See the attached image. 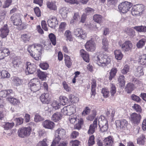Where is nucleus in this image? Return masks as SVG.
I'll return each instance as SVG.
<instances>
[{
  "instance_id": "c756f323",
  "label": "nucleus",
  "mask_w": 146,
  "mask_h": 146,
  "mask_svg": "<svg viewBox=\"0 0 146 146\" xmlns=\"http://www.w3.org/2000/svg\"><path fill=\"white\" fill-rule=\"evenodd\" d=\"M125 77L124 75L120 74L118 78V80L119 83V85L121 88L124 87L125 83L124 80Z\"/></svg>"
},
{
  "instance_id": "4d7b16f0",
  "label": "nucleus",
  "mask_w": 146,
  "mask_h": 146,
  "mask_svg": "<svg viewBox=\"0 0 146 146\" xmlns=\"http://www.w3.org/2000/svg\"><path fill=\"white\" fill-rule=\"evenodd\" d=\"M129 66L127 65H125L123 68L121 70V73L124 74H126L129 71Z\"/></svg>"
},
{
  "instance_id": "09e8293b",
  "label": "nucleus",
  "mask_w": 146,
  "mask_h": 146,
  "mask_svg": "<svg viewBox=\"0 0 146 146\" xmlns=\"http://www.w3.org/2000/svg\"><path fill=\"white\" fill-rule=\"evenodd\" d=\"M47 5L48 7L51 10H55L57 9V7L54 3L48 2L47 3Z\"/></svg>"
},
{
  "instance_id": "6ab92c4d",
  "label": "nucleus",
  "mask_w": 146,
  "mask_h": 146,
  "mask_svg": "<svg viewBox=\"0 0 146 146\" xmlns=\"http://www.w3.org/2000/svg\"><path fill=\"white\" fill-rule=\"evenodd\" d=\"M92 81V96H94L93 97V99H96L97 98V95L96 94L95 89L96 86V80L95 79H93Z\"/></svg>"
},
{
  "instance_id": "864d4df0",
  "label": "nucleus",
  "mask_w": 146,
  "mask_h": 146,
  "mask_svg": "<svg viewBox=\"0 0 146 146\" xmlns=\"http://www.w3.org/2000/svg\"><path fill=\"white\" fill-rule=\"evenodd\" d=\"M132 108L138 113H140L142 112V109L141 107L138 104H135L132 106Z\"/></svg>"
},
{
  "instance_id": "72a5a7b5",
  "label": "nucleus",
  "mask_w": 146,
  "mask_h": 146,
  "mask_svg": "<svg viewBox=\"0 0 146 146\" xmlns=\"http://www.w3.org/2000/svg\"><path fill=\"white\" fill-rule=\"evenodd\" d=\"M145 141V136L142 135L137 139V143L139 145H142L144 144Z\"/></svg>"
},
{
  "instance_id": "3c124183",
  "label": "nucleus",
  "mask_w": 146,
  "mask_h": 146,
  "mask_svg": "<svg viewBox=\"0 0 146 146\" xmlns=\"http://www.w3.org/2000/svg\"><path fill=\"white\" fill-rule=\"evenodd\" d=\"M14 125V123L13 122L10 123L7 122L5 123L4 125V128L5 129H10Z\"/></svg>"
},
{
  "instance_id": "6e6552de",
  "label": "nucleus",
  "mask_w": 146,
  "mask_h": 146,
  "mask_svg": "<svg viewBox=\"0 0 146 146\" xmlns=\"http://www.w3.org/2000/svg\"><path fill=\"white\" fill-rule=\"evenodd\" d=\"M115 123L117 128L123 130L127 128L128 122L125 119H121L116 121Z\"/></svg>"
},
{
  "instance_id": "39448f33",
  "label": "nucleus",
  "mask_w": 146,
  "mask_h": 146,
  "mask_svg": "<svg viewBox=\"0 0 146 146\" xmlns=\"http://www.w3.org/2000/svg\"><path fill=\"white\" fill-rule=\"evenodd\" d=\"M132 5V4L131 3L125 1L120 4L118 6V9L120 12L125 13L129 11Z\"/></svg>"
},
{
  "instance_id": "58836bf2",
  "label": "nucleus",
  "mask_w": 146,
  "mask_h": 146,
  "mask_svg": "<svg viewBox=\"0 0 146 146\" xmlns=\"http://www.w3.org/2000/svg\"><path fill=\"white\" fill-rule=\"evenodd\" d=\"M60 100V104L64 105L68 103V99L67 98L64 96H60L59 97Z\"/></svg>"
},
{
  "instance_id": "ea45409f",
  "label": "nucleus",
  "mask_w": 146,
  "mask_h": 146,
  "mask_svg": "<svg viewBox=\"0 0 146 146\" xmlns=\"http://www.w3.org/2000/svg\"><path fill=\"white\" fill-rule=\"evenodd\" d=\"M137 10L139 14L140 15L142 14V12L145 10V7L144 5L141 4L137 5H135Z\"/></svg>"
},
{
  "instance_id": "c85d7f7f",
  "label": "nucleus",
  "mask_w": 146,
  "mask_h": 146,
  "mask_svg": "<svg viewBox=\"0 0 146 146\" xmlns=\"http://www.w3.org/2000/svg\"><path fill=\"white\" fill-rule=\"evenodd\" d=\"M68 12V9L66 7L62 8L59 11V13L64 18H66L67 17Z\"/></svg>"
},
{
  "instance_id": "423d86ee",
  "label": "nucleus",
  "mask_w": 146,
  "mask_h": 146,
  "mask_svg": "<svg viewBox=\"0 0 146 146\" xmlns=\"http://www.w3.org/2000/svg\"><path fill=\"white\" fill-rule=\"evenodd\" d=\"M31 128L30 127H22L19 129L18 133L19 135L21 137L29 136L31 133Z\"/></svg>"
},
{
  "instance_id": "a878e982",
  "label": "nucleus",
  "mask_w": 146,
  "mask_h": 146,
  "mask_svg": "<svg viewBox=\"0 0 146 146\" xmlns=\"http://www.w3.org/2000/svg\"><path fill=\"white\" fill-rule=\"evenodd\" d=\"M62 117V115L59 112H56L53 114L51 117V119L52 120L57 122L60 120Z\"/></svg>"
},
{
  "instance_id": "412c9836",
  "label": "nucleus",
  "mask_w": 146,
  "mask_h": 146,
  "mask_svg": "<svg viewBox=\"0 0 146 146\" xmlns=\"http://www.w3.org/2000/svg\"><path fill=\"white\" fill-rule=\"evenodd\" d=\"M104 145L105 146H112L113 144V141L111 136L106 138L103 140Z\"/></svg>"
},
{
  "instance_id": "a18cd8bd",
  "label": "nucleus",
  "mask_w": 146,
  "mask_h": 146,
  "mask_svg": "<svg viewBox=\"0 0 146 146\" xmlns=\"http://www.w3.org/2000/svg\"><path fill=\"white\" fill-rule=\"evenodd\" d=\"M31 36L29 34H25L22 35L21 36V38L23 41L25 42L29 41L30 40Z\"/></svg>"
},
{
  "instance_id": "0eeeda50",
  "label": "nucleus",
  "mask_w": 146,
  "mask_h": 146,
  "mask_svg": "<svg viewBox=\"0 0 146 146\" xmlns=\"http://www.w3.org/2000/svg\"><path fill=\"white\" fill-rule=\"evenodd\" d=\"M26 67L25 72L27 74H33L36 70L35 65L33 64H31L30 62L26 63Z\"/></svg>"
},
{
  "instance_id": "f8f14e48",
  "label": "nucleus",
  "mask_w": 146,
  "mask_h": 146,
  "mask_svg": "<svg viewBox=\"0 0 146 146\" xmlns=\"http://www.w3.org/2000/svg\"><path fill=\"white\" fill-rule=\"evenodd\" d=\"M141 117L140 114L133 113L131 115L130 120L133 123L137 124L140 122Z\"/></svg>"
},
{
  "instance_id": "c03bdc74",
  "label": "nucleus",
  "mask_w": 146,
  "mask_h": 146,
  "mask_svg": "<svg viewBox=\"0 0 146 146\" xmlns=\"http://www.w3.org/2000/svg\"><path fill=\"white\" fill-rule=\"evenodd\" d=\"M69 98L70 101L72 103H76L79 101V98L78 97L72 94L69 95Z\"/></svg>"
},
{
  "instance_id": "7ed1b4c3",
  "label": "nucleus",
  "mask_w": 146,
  "mask_h": 146,
  "mask_svg": "<svg viewBox=\"0 0 146 146\" xmlns=\"http://www.w3.org/2000/svg\"><path fill=\"white\" fill-rule=\"evenodd\" d=\"M21 15L18 13H15L11 17V20L13 25L18 27V29L21 30L24 28L21 19Z\"/></svg>"
},
{
  "instance_id": "f257e3e1",
  "label": "nucleus",
  "mask_w": 146,
  "mask_h": 146,
  "mask_svg": "<svg viewBox=\"0 0 146 146\" xmlns=\"http://www.w3.org/2000/svg\"><path fill=\"white\" fill-rule=\"evenodd\" d=\"M92 59L99 66L103 67L105 66L111 62V59L109 56L105 54H101L99 52L93 55Z\"/></svg>"
},
{
  "instance_id": "69168bd1",
  "label": "nucleus",
  "mask_w": 146,
  "mask_h": 146,
  "mask_svg": "<svg viewBox=\"0 0 146 146\" xmlns=\"http://www.w3.org/2000/svg\"><path fill=\"white\" fill-rule=\"evenodd\" d=\"M135 6H134L132 8L131 10V13L132 15H139V13L138 12Z\"/></svg>"
},
{
  "instance_id": "4c0bfd02",
  "label": "nucleus",
  "mask_w": 146,
  "mask_h": 146,
  "mask_svg": "<svg viewBox=\"0 0 146 146\" xmlns=\"http://www.w3.org/2000/svg\"><path fill=\"white\" fill-rule=\"evenodd\" d=\"M93 19L98 24H100L102 22V17L100 15H94L93 17Z\"/></svg>"
},
{
  "instance_id": "4468645a",
  "label": "nucleus",
  "mask_w": 146,
  "mask_h": 146,
  "mask_svg": "<svg viewBox=\"0 0 146 146\" xmlns=\"http://www.w3.org/2000/svg\"><path fill=\"white\" fill-rule=\"evenodd\" d=\"M55 138L58 137L60 140L61 138H64L66 134V131L62 128H58L55 131Z\"/></svg>"
},
{
  "instance_id": "7c9ffc66",
  "label": "nucleus",
  "mask_w": 146,
  "mask_h": 146,
  "mask_svg": "<svg viewBox=\"0 0 146 146\" xmlns=\"http://www.w3.org/2000/svg\"><path fill=\"white\" fill-rule=\"evenodd\" d=\"M133 28L139 32L145 33L146 32V26H135Z\"/></svg>"
},
{
  "instance_id": "49530a36",
  "label": "nucleus",
  "mask_w": 146,
  "mask_h": 146,
  "mask_svg": "<svg viewBox=\"0 0 146 146\" xmlns=\"http://www.w3.org/2000/svg\"><path fill=\"white\" fill-rule=\"evenodd\" d=\"M117 71L116 68H112L110 72V76L109 77V79L110 80H111L112 78L115 76Z\"/></svg>"
},
{
  "instance_id": "ddd939ff",
  "label": "nucleus",
  "mask_w": 146,
  "mask_h": 146,
  "mask_svg": "<svg viewBox=\"0 0 146 146\" xmlns=\"http://www.w3.org/2000/svg\"><path fill=\"white\" fill-rule=\"evenodd\" d=\"M49 27L52 28H54L58 24V21L56 17L52 16L50 17L47 21Z\"/></svg>"
},
{
  "instance_id": "b1692460",
  "label": "nucleus",
  "mask_w": 146,
  "mask_h": 146,
  "mask_svg": "<svg viewBox=\"0 0 146 146\" xmlns=\"http://www.w3.org/2000/svg\"><path fill=\"white\" fill-rule=\"evenodd\" d=\"M80 55L83 60L86 62H88L89 61V58L88 54L83 49H81L80 51Z\"/></svg>"
},
{
  "instance_id": "bf43d9fd",
  "label": "nucleus",
  "mask_w": 146,
  "mask_h": 146,
  "mask_svg": "<svg viewBox=\"0 0 146 146\" xmlns=\"http://www.w3.org/2000/svg\"><path fill=\"white\" fill-rule=\"evenodd\" d=\"M110 92L111 96H113L116 92V88L115 86L113 84L111 85L110 90Z\"/></svg>"
},
{
  "instance_id": "2eb2a0df",
  "label": "nucleus",
  "mask_w": 146,
  "mask_h": 146,
  "mask_svg": "<svg viewBox=\"0 0 146 146\" xmlns=\"http://www.w3.org/2000/svg\"><path fill=\"white\" fill-rule=\"evenodd\" d=\"M42 125L45 128L50 129H52L55 126V124L53 122L48 120L44 121L42 122Z\"/></svg>"
},
{
  "instance_id": "473e14b6",
  "label": "nucleus",
  "mask_w": 146,
  "mask_h": 146,
  "mask_svg": "<svg viewBox=\"0 0 146 146\" xmlns=\"http://www.w3.org/2000/svg\"><path fill=\"white\" fill-rule=\"evenodd\" d=\"M125 88L127 92L130 93L134 89V85L132 83H129L127 84Z\"/></svg>"
},
{
  "instance_id": "2f4dec72",
  "label": "nucleus",
  "mask_w": 146,
  "mask_h": 146,
  "mask_svg": "<svg viewBox=\"0 0 146 146\" xmlns=\"http://www.w3.org/2000/svg\"><path fill=\"white\" fill-rule=\"evenodd\" d=\"M13 96L12 97L9 96L7 98V99L11 103L14 105H18L19 103V100L17 99L13 98Z\"/></svg>"
},
{
  "instance_id": "338daca9",
  "label": "nucleus",
  "mask_w": 146,
  "mask_h": 146,
  "mask_svg": "<svg viewBox=\"0 0 146 146\" xmlns=\"http://www.w3.org/2000/svg\"><path fill=\"white\" fill-rule=\"evenodd\" d=\"M135 6H134L132 8L131 10V13L132 15H139V13L138 12Z\"/></svg>"
},
{
  "instance_id": "0e129e2a",
  "label": "nucleus",
  "mask_w": 146,
  "mask_h": 146,
  "mask_svg": "<svg viewBox=\"0 0 146 146\" xmlns=\"http://www.w3.org/2000/svg\"><path fill=\"white\" fill-rule=\"evenodd\" d=\"M47 139H44L42 141L39 142L37 145V146H48L46 143Z\"/></svg>"
},
{
  "instance_id": "e433bc0d",
  "label": "nucleus",
  "mask_w": 146,
  "mask_h": 146,
  "mask_svg": "<svg viewBox=\"0 0 146 146\" xmlns=\"http://www.w3.org/2000/svg\"><path fill=\"white\" fill-rule=\"evenodd\" d=\"M10 76V74L6 70H3L1 72L0 71V77H1V78H8Z\"/></svg>"
},
{
  "instance_id": "f3484780",
  "label": "nucleus",
  "mask_w": 146,
  "mask_h": 146,
  "mask_svg": "<svg viewBox=\"0 0 146 146\" xmlns=\"http://www.w3.org/2000/svg\"><path fill=\"white\" fill-rule=\"evenodd\" d=\"M1 36L2 38H4L8 35L9 30L7 25H5L0 29Z\"/></svg>"
},
{
  "instance_id": "c9c22d12",
  "label": "nucleus",
  "mask_w": 146,
  "mask_h": 146,
  "mask_svg": "<svg viewBox=\"0 0 146 146\" xmlns=\"http://www.w3.org/2000/svg\"><path fill=\"white\" fill-rule=\"evenodd\" d=\"M64 58L65 63L66 65L68 68H70L72 64L71 60L70 57L67 55H65Z\"/></svg>"
},
{
  "instance_id": "79ce46f5",
  "label": "nucleus",
  "mask_w": 146,
  "mask_h": 146,
  "mask_svg": "<svg viewBox=\"0 0 146 146\" xmlns=\"http://www.w3.org/2000/svg\"><path fill=\"white\" fill-rule=\"evenodd\" d=\"M12 81L14 85L16 86H19L22 84L21 80L17 77H13Z\"/></svg>"
},
{
  "instance_id": "393cba45",
  "label": "nucleus",
  "mask_w": 146,
  "mask_h": 146,
  "mask_svg": "<svg viewBox=\"0 0 146 146\" xmlns=\"http://www.w3.org/2000/svg\"><path fill=\"white\" fill-rule=\"evenodd\" d=\"M48 96V94H44L40 96V100L43 103L48 104L49 102Z\"/></svg>"
},
{
  "instance_id": "5701e85b",
  "label": "nucleus",
  "mask_w": 146,
  "mask_h": 146,
  "mask_svg": "<svg viewBox=\"0 0 146 146\" xmlns=\"http://www.w3.org/2000/svg\"><path fill=\"white\" fill-rule=\"evenodd\" d=\"M100 121H99L98 119V117H96L93 121V123L92 124V134L95 132L97 130L98 125L99 126Z\"/></svg>"
},
{
  "instance_id": "a211bd4d",
  "label": "nucleus",
  "mask_w": 146,
  "mask_h": 146,
  "mask_svg": "<svg viewBox=\"0 0 146 146\" xmlns=\"http://www.w3.org/2000/svg\"><path fill=\"white\" fill-rule=\"evenodd\" d=\"M55 144V146H67L68 144L66 141H60V140L58 137L55 138L54 140V143Z\"/></svg>"
},
{
  "instance_id": "680f3d73",
  "label": "nucleus",
  "mask_w": 146,
  "mask_h": 146,
  "mask_svg": "<svg viewBox=\"0 0 146 146\" xmlns=\"http://www.w3.org/2000/svg\"><path fill=\"white\" fill-rule=\"evenodd\" d=\"M52 106L53 109L55 110H56L60 108V106L59 104L56 101H53L52 103Z\"/></svg>"
},
{
  "instance_id": "de8ad7c7",
  "label": "nucleus",
  "mask_w": 146,
  "mask_h": 146,
  "mask_svg": "<svg viewBox=\"0 0 146 146\" xmlns=\"http://www.w3.org/2000/svg\"><path fill=\"white\" fill-rule=\"evenodd\" d=\"M66 38V40L70 41L72 39V36L71 32L69 30H67L65 31L64 34Z\"/></svg>"
},
{
  "instance_id": "bb28decb",
  "label": "nucleus",
  "mask_w": 146,
  "mask_h": 146,
  "mask_svg": "<svg viewBox=\"0 0 146 146\" xmlns=\"http://www.w3.org/2000/svg\"><path fill=\"white\" fill-rule=\"evenodd\" d=\"M134 74L137 77H139L143 75V73L142 67L141 66H138L135 71Z\"/></svg>"
},
{
  "instance_id": "e2e57ef3",
  "label": "nucleus",
  "mask_w": 146,
  "mask_h": 146,
  "mask_svg": "<svg viewBox=\"0 0 146 146\" xmlns=\"http://www.w3.org/2000/svg\"><path fill=\"white\" fill-rule=\"evenodd\" d=\"M43 120V119L39 115L36 114L35 115L34 121L36 122H37L42 121Z\"/></svg>"
},
{
  "instance_id": "aec40b11",
  "label": "nucleus",
  "mask_w": 146,
  "mask_h": 146,
  "mask_svg": "<svg viewBox=\"0 0 146 146\" xmlns=\"http://www.w3.org/2000/svg\"><path fill=\"white\" fill-rule=\"evenodd\" d=\"M21 63L20 59L17 57H15L13 58L11 64V66L12 68H17L19 67V65Z\"/></svg>"
},
{
  "instance_id": "f704fd0d",
  "label": "nucleus",
  "mask_w": 146,
  "mask_h": 146,
  "mask_svg": "<svg viewBox=\"0 0 146 146\" xmlns=\"http://www.w3.org/2000/svg\"><path fill=\"white\" fill-rule=\"evenodd\" d=\"M48 37L52 44L55 46L56 44V40L55 35L53 33H51L49 35Z\"/></svg>"
},
{
  "instance_id": "8fccbe9b",
  "label": "nucleus",
  "mask_w": 146,
  "mask_h": 146,
  "mask_svg": "<svg viewBox=\"0 0 146 146\" xmlns=\"http://www.w3.org/2000/svg\"><path fill=\"white\" fill-rule=\"evenodd\" d=\"M126 33L129 36L133 37L135 35L134 30L131 28H128L126 31Z\"/></svg>"
},
{
  "instance_id": "9b49d317",
  "label": "nucleus",
  "mask_w": 146,
  "mask_h": 146,
  "mask_svg": "<svg viewBox=\"0 0 146 146\" xmlns=\"http://www.w3.org/2000/svg\"><path fill=\"white\" fill-rule=\"evenodd\" d=\"M103 117L104 118L103 119V120H101L100 121L99 126L100 130L102 132L106 131L108 128V121L104 118V117Z\"/></svg>"
},
{
  "instance_id": "774afa93",
  "label": "nucleus",
  "mask_w": 146,
  "mask_h": 146,
  "mask_svg": "<svg viewBox=\"0 0 146 146\" xmlns=\"http://www.w3.org/2000/svg\"><path fill=\"white\" fill-rule=\"evenodd\" d=\"M90 108L88 107H87L82 112V115L83 116H85L88 115L90 113Z\"/></svg>"
},
{
  "instance_id": "4be33fe9",
  "label": "nucleus",
  "mask_w": 146,
  "mask_h": 146,
  "mask_svg": "<svg viewBox=\"0 0 146 146\" xmlns=\"http://www.w3.org/2000/svg\"><path fill=\"white\" fill-rule=\"evenodd\" d=\"M10 52L8 48L0 50V60L3 59L5 56H8Z\"/></svg>"
},
{
  "instance_id": "052dcab7",
  "label": "nucleus",
  "mask_w": 146,
  "mask_h": 146,
  "mask_svg": "<svg viewBox=\"0 0 146 146\" xmlns=\"http://www.w3.org/2000/svg\"><path fill=\"white\" fill-rule=\"evenodd\" d=\"M67 24L65 22H62L59 25V30L60 31L62 32L65 29Z\"/></svg>"
},
{
  "instance_id": "dca6fc26",
  "label": "nucleus",
  "mask_w": 146,
  "mask_h": 146,
  "mask_svg": "<svg viewBox=\"0 0 146 146\" xmlns=\"http://www.w3.org/2000/svg\"><path fill=\"white\" fill-rule=\"evenodd\" d=\"M14 95L13 91L11 90H5L0 92V96L5 98L7 96L12 97Z\"/></svg>"
},
{
  "instance_id": "37998d69",
  "label": "nucleus",
  "mask_w": 146,
  "mask_h": 146,
  "mask_svg": "<svg viewBox=\"0 0 146 146\" xmlns=\"http://www.w3.org/2000/svg\"><path fill=\"white\" fill-rule=\"evenodd\" d=\"M115 56L117 60H121L123 57V55L119 50H116L114 52Z\"/></svg>"
},
{
  "instance_id": "9d476101",
  "label": "nucleus",
  "mask_w": 146,
  "mask_h": 146,
  "mask_svg": "<svg viewBox=\"0 0 146 146\" xmlns=\"http://www.w3.org/2000/svg\"><path fill=\"white\" fill-rule=\"evenodd\" d=\"M120 46L122 50L125 52L131 51L133 47L132 43L129 40L126 41Z\"/></svg>"
},
{
  "instance_id": "cd10ccee",
  "label": "nucleus",
  "mask_w": 146,
  "mask_h": 146,
  "mask_svg": "<svg viewBox=\"0 0 146 146\" xmlns=\"http://www.w3.org/2000/svg\"><path fill=\"white\" fill-rule=\"evenodd\" d=\"M37 74L38 77L42 80H46V75L44 72L41 71L39 69H38L37 70Z\"/></svg>"
},
{
  "instance_id": "6e6d98bb",
  "label": "nucleus",
  "mask_w": 146,
  "mask_h": 146,
  "mask_svg": "<svg viewBox=\"0 0 146 146\" xmlns=\"http://www.w3.org/2000/svg\"><path fill=\"white\" fill-rule=\"evenodd\" d=\"M85 47L88 51H91V40L88 41L85 45Z\"/></svg>"
},
{
  "instance_id": "20e7f679",
  "label": "nucleus",
  "mask_w": 146,
  "mask_h": 146,
  "mask_svg": "<svg viewBox=\"0 0 146 146\" xmlns=\"http://www.w3.org/2000/svg\"><path fill=\"white\" fill-rule=\"evenodd\" d=\"M30 89L28 90L29 91L30 90L33 93L39 90L41 87V84L39 80L36 78H34L31 80L30 83Z\"/></svg>"
},
{
  "instance_id": "1a4fd4ad",
  "label": "nucleus",
  "mask_w": 146,
  "mask_h": 146,
  "mask_svg": "<svg viewBox=\"0 0 146 146\" xmlns=\"http://www.w3.org/2000/svg\"><path fill=\"white\" fill-rule=\"evenodd\" d=\"M73 33L74 35L82 38L84 39L86 37V34L80 28H75L74 30Z\"/></svg>"
},
{
  "instance_id": "13d9d810",
  "label": "nucleus",
  "mask_w": 146,
  "mask_h": 146,
  "mask_svg": "<svg viewBox=\"0 0 146 146\" xmlns=\"http://www.w3.org/2000/svg\"><path fill=\"white\" fill-rule=\"evenodd\" d=\"M40 68L43 70H47L49 67V65L47 63H41L39 65Z\"/></svg>"
},
{
  "instance_id": "5fc2aeb1",
  "label": "nucleus",
  "mask_w": 146,
  "mask_h": 146,
  "mask_svg": "<svg viewBox=\"0 0 146 146\" xmlns=\"http://www.w3.org/2000/svg\"><path fill=\"white\" fill-rule=\"evenodd\" d=\"M102 93L105 98H106L108 97L109 92L108 89L103 88L102 90Z\"/></svg>"
},
{
  "instance_id": "603ef678",
  "label": "nucleus",
  "mask_w": 146,
  "mask_h": 146,
  "mask_svg": "<svg viewBox=\"0 0 146 146\" xmlns=\"http://www.w3.org/2000/svg\"><path fill=\"white\" fill-rule=\"evenodd\" d=\"M140 63L143 65H146V55H143L140 57Z\"/></svg>"
},
{
  "instance_id": "a19ab883",
  "label": "nucleus",
  "mask_w": 146,
  "mask_h": 146,
  "mask_svg": "<svg viewBox=\"0 0 146 146\" xmlns=\"http://www.w3.org/2000/svg\"><path fill=\"white\" fill-rule=\"evenodd\" d=\"M146 41L145 38H143L140 39L137 42L136 44V46L138 48H142L145 45Z\"/></svg>"
},
{
  "instance_id": "f03ea898",
  "label": "nucleus",
  "mask_w": 146,
  "mask_h": 146,
  "mask_svg": "<svg viewBox=\"0 0 146 146\" xmlns=\"http://www.w3.org/2000/svg\"><path fill=\"white\" fill-rule=\"evenodd\" d=\"M41 47L35 44L29 45L27 50L30 55L34 57L36 60H38L39 59V57L41 54Z\"/></svg>"
}]
</instances>
